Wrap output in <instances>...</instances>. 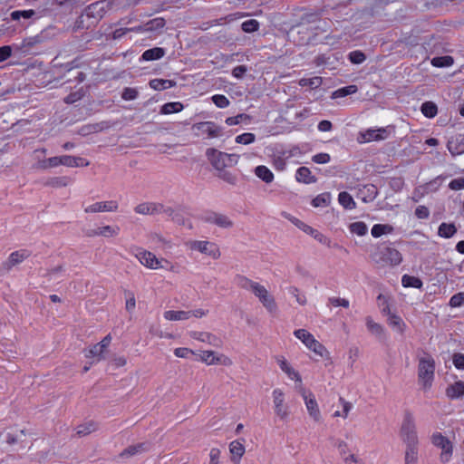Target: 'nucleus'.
Masks as SVG:
<instances>
[{"mask_svg":"<svg viewBox=\"0 0 464 464\" xmlns=\"http://www.w3.org/2000/svg\"><path fill=\"white\" fill-rule=\"evenodd\" d=\"M60 30L54 25H49L43 29L38 34L24 38L22 44L17 47L22 53H37L36 48L41 47L48 42L53 40Z\"/></svg>","mask_w":464,"mask_h":464,"instance_id":"1","label":"nucleus"},{"mask_svg":"<svg viewBox=\"0 0 464 464\" xmlns=\"http://www.w3.org/2000/svg\"><path fill=\"white\" fill-rule=\"evenodd\" d=\"M372 259L378 265H389L396 266L402 262L401 254L395 248L390 247L385 244H380L371 254Z\"/></svg>","mask_w":464,"mask_h":464,"instance_id":"2","label":"nucleus"},{"mask_svg":"<svg viewBox=\"0 0 464 464\" xmlns=\"http://www.w3.org/2000/svg\"><path fill=\"white\" fill-rule=\"evenodd\" d=\"M206 157L217 170H222L226 167L236 165L239 159V155L237 154H228L214 148L207 149Z\"/></svg>","mask_w":464,"mask_h":464,"instance_id":"3","label":"nucleus"},{"mask_svg":"<svg viewBox=\"0 0 464 464\" xmlns=\"http://www.w3.org/2000/svg\"><path fill=\"white\" fill-rule=\"evenodd\" d=\"M113 3L109 0H101L95 3L91 4L84 9V14L88 19L92 20L88 24V27L91 25H95L104 15L105 14L111 9Z\"/></svg>","mask_w":464,"mask_h":464,"instance_id":"4","label":"nucleus"},{"mask_svg":"<svg viewBox=\"0 0 464 464\" xmlns=\"http://www.w3.org/2000/svg\"><path fill=\"white\" fill-rule=\"evenodd\" d=\"M435 371V362L429 356L428 358H420L418 366V377L423 382L424 388L431 386Z\"/></svg>","mask_w":464,"mask_h":464,"instance_id":"5","label":"nucleus"},{"mask_svg":"<svg viewBox=\"0 0 464 464\" xmlns=\"http://www.w3.org/2000/svg\"><path fill=\"white\" fill-rule=\"evenodd\" d=\"M197 136L206 134L208 139L218 138L223 135V128L214 121H201L194 123L191 127Z\"/></svg>","mask_w":464,"mask_h":464,"instance_id":"6","label":"nucleus"},{"mask_svg":"<svg viewBox=\"0 0 464 464\" xmlns=\"http://www.w3.org/2000/svg\"><path fill=\"white\" fill-rule=\"evenodd\" d=\"M431 441L434 446L440 448L442 452L440 454V460L443 463H446L450 460L452 455V443L450 440L443 436L441 433L437 432L432 435Z\"/></svg>","mask_w":464,"mask_h":464,"instance_id":"7","label":"nucleus"},{"mask_svg":"<svg viewBox=\"0 0 464 464\" xmlns=\"http://www.w3.org/2000/svg\"><path fill=\"white\" fill-rule=\"evenodd\" d=\"M165 24L166 21L164 18L156 17L141 25L131 27L130 30H132L133 32L137 33H152L158 34L161 33Z\"/></svg>","mask_w":464,"mask_h":464,"instance_id":"8","label":"nucleus"},{"mask_svg":"<svg viewBox=\"0 0 464 464\" xmlns=\"http://www.w3.org/2000/svg\"><path fill=\"white\" fill-rule=\"evenodd\" d=\"M134 210L136 213L142 215L171 214L170 207H166L160 203H141L136 206Z\"/></svg>","mask_w":464,"mask_h":464,"instance_id":"9","label":"nucleus"},{"mask_svg":"<svg viewBox=\"0 0 464 464\" xmlns=\"http://www.w3.org/2000/svg\"><path fill=\"white\" fill-rule=\"evenodd\" d=\"M192 248L197 249L199 252L212 256L217 259L220 256V252L216 244L208 241H194Z\"/></svg>","mask_w":464,"mask_h":464,"instance_id":"10","label":"nucleus"},{"mask_svg":"<svg viewBox=\"0 0 464 464\" xmlns=\"http://www.w3.org/2000/svg\"><path fill=\"white\" fill-rule=\"evenodd\" d=\"M447 148L452 156L464 153V134L451 136L448 140Z\"/></svg>","mask_w":464,"mask_h":464,"instance_id":"11","label":"nucleus"},{"mask_svg":"<svg viewBox=\"0 0 464 464\" xmlns=\"http://www.w3.org/2000/svg\"><path fill=\"white\" fill-rule=\"evenodd\" d=\"M31 256V252L27 249H21L18 251H14L10 254L6 262L3 264L4 268L7 271L10 270L13 266L20 264L24 259L28 258Z\"/></svg>","mask_w":464,"mask_h":464,"instance_id":"12","label":"nucleus"},{"mask_svg":"<svg viewBox=\"0 0 464 464\" xmlns=\"http://www.w3.org/2000/svg\"><path fill=\"white\" fill-rule=\"evenodd\" d=\"M151 443L149 441L140 442L135 445H130L124 450L121 451L120 456L121 458H130L135 455H139L147 452L150 450Z\"/></svg>","mask_w":464,"mask_h":464,"instance_id":"13","label":"nucleus"},{"mask_svg":"<svg viewBox=\"0 0 464 464\" xmlns=\"http://www.w3.org/2000/svg\"><path fill=\"white\" fill-rule=\"evenodd\" d=\"M302 395L304 400L309 415L314 419V420L319 421L321 419V413L317 402L314 399V396L311 392L309 393V395H306L305 391L303 392Z\"/></svg>","mask_w":464,"mask_h":464,"instance_id":"14","label":"nucleus"},{"mask_svg":"<svg viewBox=\"0 0 464 464\" xmlns=\"http://www.w3.org/2000/svg\"><path fill=\"white\" fill-rule=\"evenodd\" d=\"M136 257L142 265L152 269L158 268L160 265V260L150 251L140 249L136 254Z\"/></svg>","mask_w":464,"mask_h":464,"instance_id":"15","label":"nucleus"},{"mask_svg":"<svg viewBox=\"0 0 464 464\" xmlns=\"http://www.w3.org/2000/svg\"><path fill=\"white\" fill-rule=\"evenodd\" d=\"M111 341V334H107L100 343L94 344L88 351V353L85 356L86 357L98 356L99 360L104 359V357L102 356V353H104L105 349L110 345Z\"/></svg>","mask_w":464,"mask_h":464,"instance_id":"16","label":"nucleus"},{"mask_svg":"<svg viewBox=\"0 0 464 464\" xmlns=\"http://www.w3.org/2000/svg\"><path fill=\"white\" fill-rule=\"evenodd\" d=\"M445 394L450 400L461 399L464 397V382L456 381L454 383L448 385Z\"/></svg>","mask_w":464,"mask_h":464,"instance_id":"17","label":"nucleus"},{"mask_svg":"<svg viewBox=\"0 0 464 464\" xmlns=\"http://www.w3.org/2000/svg\"><path fill=\"white\" fill-rule=\"evenodd\" d=\"M118 208L116 201L97 202L85 208L86 213H96L103 211H115Z\"/></svg>","mask_w":464,"mask_h":464,"instance_id":"18","label":"nucleus"},{"mask_svg":"<svg viewBox=\"0 0 464 464\" xmlns=\"http://www.w3.org/2000/svg\"><path fill=\"white\" fill-rule=\"evenodd\" d=\"M295 179L299 183L313 184L317 182V178L312 174L307 167H300L295 172Z\"/></svg>","mask_w":464,"mask_h":464,"instance_id":"19","label":"nucleus"},{"mask_svg":"<svg viewBox=\"0 0 464 464\" xmlns=\"http://www.w3.org/2000/svg\"><path fill=\"white\" fill-rule=\"evenodd\" d=\"M329 10L327 7H323L319 10H317L316 12H314V13H306V14H304L300 20H301V24H314V23H316V22H321V17L324 16V15H329Z\"/></svg>","mask_w":464,"mask_h":464,"instance_id":"20","label":"nucleus"},{"mask_svg":"<svg viewBox=\"0 0 464 464\" xmlns=\"http://www.w3.org/2000/svg\"><path fill=\"white\" fill-rule=\"evenodd\" d=\"M273 396L275 402V411L276 415L279 416L281 419L286 418L288 412L285 409L283 408L284 393L280 390L276 389L273 392Z\"/></svg>","mask_w":464,"mask_h":464,"instance_id":"21","label":"nucleus"},{"mask_svg":"<svg viewBox=\"0 0 464 464\" xmlns=\"http://www.w3.org/2000/svg\"><path fill=\"white\" fill-rule=\"evenodd\" d=\"M365 321L368 331L375 335L379 341H384L385 334L383 327L380 324L375 323L371 316H367Z\"/></svg>","mask_w":464,"mask_h":464,"instance_id":"22","label":"nucleus"},{"mask_svg":"<svg viewBox=\"0 0 464 464\" xmlns=\"http://www.w3.org/2000/svg\"><path fill=\"white\" fill-rule=\"evenodd\" d=\"M166 53V50L162 47H153L143 52L140 61H156L161 59Z\"/></svg>","mask_w":464,"mask_h":464,"instance_id":"23","label":"nucleus"},{"mask_svg":"<svg viewBox=\"0 0 464 464\" xmlns=\"http://www.w3.org/2000/svg\"><path fill=\"white\" fill-rule=\"evenodd\" d=\"M36 12L33 9L29 10H14L10 14V19L13 21H20L21 19L29 20L33 18H39Z\"/></svg>","mask_w":464,"mask_h":464,"instance_id":"24","label":"nucleus"},{"mask_svg":"<svg viewBox=\"0 0 464 464\" xmlns=\"http://www.w3.org/2000/svg\"><path fill=\"white\" fill-rule=\"evenodd\" d=\"M254 172L265 183L268 184L274 180V174L266 166L259 165L255 168Z\"/></svg>","mask_w":464,"mask_h":464,"instance_id":"25","label":"nucleus"},{"mask_svg":"<svg viewBox=\"0 0 464 464\" xmlns=\"http://www.w3.org/2000/svg\"><path fill=\"white\" fill-rule=\"evenodd\" d=\"M229 450L232 455L231 460L235 463L238 462L243 454L245 453L244 445L238 440H234L229 445Z\"/></svg>","mask_w":464,"mask_h":464,"instance_id":"26","label":"nucleus"},{"mask_svg":"<svg viewBox=\"0 0 464 464\" xmlns=\"http://www.w3.org/2000/svg\"><path fill=\"white\" fill-rule=\"evenodd\" d=\"M413 431H416L413 416L410 411H406L401 428V434L402 436L407 433H412Z\"/></svg>","mask_w":464,"mask_h":464,"instance_id":"27","label":"nucleus"},{"mask_svg":"<svg viewBox=\"0 0 464 464\" xmlns=\"http://www.w3.org/2000/svg\"><path fill=\"white\" fill-rule=\"evenodd\" d=\"M458 229L454 223H441L438 228V235L443 238H450Z\"/></svg>","mask_w":464,"mask_h":464,"instance_id":"28","label":"nucleus"},{"mask_svg":"<svg viewBox=\"0 0 464 464\" xmlns=\"http://www.w3.org/2000/svg\"><path fill=\"white\" fill-rule=\"evenodd\" d=\"M191 337L202 342H207L209 344L214 346H218L219 343V339L212 334L204 333V332H192Z\"/></svg>","mask_w":464,"mask_h":464,"instance_id":"29","label":"nucleus"},{"mask_svg":"<svg viewBox=\"0 0 464 464\" xmlns=\"http://www.w3.org/2000/svg\"><path fill=\"white\" fill-rule=\"evenodd\" d=\"M191 316V311H173L169 310L164 313V317L170 321H183Z\"/></svg>","mask_w":464,"mask_h":464,"instance_id":"30","label":"nucleus"},{"mask_svg":"<svg viewBox=\"0 0 464 464\" xmlns=\"http://www.w3.org/2000/svg\"><path fill=\"white\" fill-rule=\"evenodd\" d=\"M401 285L403 287L421 289L423 286V282L420 277L404 275L401 277Z\"/></svg>","mask_w":464,"mask_h":464,"instance_id":"31","label":"nucleus"},{"mask_svg":"<svg viewBox=\"0 0 464 464\" xmlns=\"http://www.w3.org/2000/svg\"><path fill=\"white\" fill-rule=\"evenodd\" d=\"M420 111L427 118H434L438 113V106L431 101L424 102L420 106Z\"/></svg>","mask_w":464,"mask_h":464,"instance_id":"32","label":"nucleus"},{"mask_svg":"<svg viewBox=\"0 0 464 464\" xmlns=\"http://www.w3.org/2000/svg\"><path fill=\"white\" fill-rule=\"evenodd\" d=\"M394 230L393 227L389 224H375L372 227L371 233L373 237H380L385 234H391Z\"/></svg>","mask_w":464,"mask_h":464,"instance_id":"33","label":"nucleus"},{"mask_svg":"<svg viewBox=\"0 0 464 464\" xmlns=\"http://www.w3.org/2000/svg\"><path fill=\"white\" fill-rule=\"evenodd\" d=\"M184 109V105L179 102H170L163 104L160 107V112L161 114H170L179 112Z\"/></svg>","mask_w":464,"mask_h":464,"instance_id":"34","label":"nucleus"},{"mask_svg":"<svg viewBox=\"0 0 464 464\" xmlns=\"http://www.w3.org/2000/svg\"><path fill=\"white\" fill-rule=\"evenodd\" d=\"M338 201L345 209H354L356 208V203L353 197L346 191L339 193Z\"/></svg>","mask_w":464,"mask_h":464,"instance_id":"35","label":"nucleus"},{"mask_svg":"<svg viewBox=\"0 0 464 464\" xmlns=\"http://www.w3.org/2000/svg\"><path fill=\"white\" fill-rule=\"evenodd\" d=\"M453 63L454 59L450 55L436 56L431 60V64L438 68L450 67Z\"/></svg>","mask_w":464,"mask_h":464,"instance_id":"36","label":"nucleus"},{"mask_svg":"<svg viewBox=\"0 0 464 464\" xmlns=\"http://www.w3.org/2000/svg\"><path fill=\"white\" fill-rule=\"evenodd\" d=\"M296 338L301 340L307 348H311V343L315 340L314 337L304 329H298L294 332Z\"/></svg>","mask_w":464,"mask_h":464,"instance_id":"37","label":"nucleus"},{"mask_svg":"<svg viewBox=\"0 0 464 464\" xmlns=\"http://www.w3.org/2000/svg\"><path fill=\"white\" fill-rule=\"evenodd\" d=\"M331 202V194L330 192H324L322 194L317 195L312 200V206L314 208L318 207H326Z\"/></svg>","mask_w":464,"mask_h":464,"instance_id":"38","label":"nucleus"},{"mask_svg":"<svg viewBox=\"0 0 464 464\" xmlns=\"http://www.w3.org/2000/svg\"><path fill=\"white\" fill-rule=\"evenodd\" d=\"M349 229L353 234H356L360 237L366 235L368 232V227L362 221H356V222L351 223L349 225Z\"/></svg>","mask_w":464,"mask_h":464,"instance_id":"39","label":"nucleus"},{"mask_svg":"<svg viewBox=\"0 0 464 464\" xmlns=\"http://www.w3.org/2000/svg\"><path fill=\"white\" fill-rule=\"evenodd\" d=\"M70 181L68 177H53L50 178L46 182L45 186L53 187V188H63L66 187Z\"/></svg>","mask_w":464,"mask_h":464,"instance_id":"40","label":"nucleus"},{"mask_svg":"<svg viewBox=\"0 0 464 464\" xmlns=\"http://www.w3.org/2000/svg\"><path fill=\"white\" fill-rule=\"evenodd\" d=\"M259 301L269 312L272 313L276 311V304L275 302V298L271 295H269L268 292L265 293L262 296H260Z\"/></svg>","mask_w":464,"mask_h":464,"instance_id":"41","label":"nucleus"},{"mask_svg":"<svg viewBox=\"0 0 464 464\" xmlns=\"http://www.w3.org/2000/svg\"><path fill=\"white\" fill-rule=\"evenodd\" d=\"M251 121V116L246 113H239L234 117H228L226 119L225 122L228 126L237 125L241 122H249Z\"/></svg>","mask_w":464,"mask_h":464,"instance_id":"42","label":"nucleus"},{"mask_svg":"<svg viewBox=\"0 0 464 464\" xmlns=\"http://www.w3.org/2000/svg\"><path fill=\"white\" fill-rule=\"evenodd\" d=\"M260 26V24L256 19H249L247 21H245L241 24V29L243 32L251 34L258 31Z\"/></svg>","mask_w":464,"mask_h":464,"instance_id":"43","label":"nucleus"},{"mask_svg":"<svg viewBox=\"0 0 464 464\" xmlns=\"http://www.w3.org/2000/svg\"><path fill=\"white\" fill-rule=\"evenodd\" d=\"M96 429H97V424L93 421H89L87 423L79 425L77 427V434L80 437L86 436V435L92 433V431L96 430Z\"/></svg>","mask_w":464,"mask_h":464,"instance_id":"44","label":"nucleus"},{"mask_svg":"<svg viewBox=\"0 0 464 464\" xmlns=\"http://www.w3.org/2000/svg\"><path fill=\"white\" fill-rule=\"evenodd\" d=\"M388 322L392 327L396 329L401 334L404 332L405 324L399 315L391 314V316L388 319Z\"/></svg>","mask_w":464,"mask_h":464,"instance_id":"45","label":"nucleus"},{"mask_svg":"<svg viewBox=\"0 0 464 464\" xmlns=\"http://www.w3.org/2000/svg\"><path fill=\"white\" fill-rule=\"evenodd\" d=\"M418 459V447L406 448L405 464H416Z\"/></svg>","mask_w":464,"mask_h":464,"instance_id":"46","label":"nucleus"},{"mask_svg":"<svg viewBox=\"0 0 464 464\" xmlns=\"http://www.w3.org/2000/svg\"><path fill=\"white\" fill-rule=\"evenodd\" d=\"M200 360L207 364H217L220 362V358L215 356V353L213 351H205L200 354Z\"/></svg>","mask_w":464,"mask_h":464,"instance_id":"47","label":"nucleus"},{"mask_svg":"<svg viewBox=\"0 0 464 464\" xmlns=\"http://www.w3.org/2000/svg\"><path fill=\"white\" fill-rule=\"evenodd\" d=\"M356 92H357V86L356 85H348V86L342 87V88L336 90L333 93V97L334 98H335V97H345V96L353 94V93H354Z\"/></svg>","mask_w":464,"mask_h":464,"instance_id":"48","label":"nucleus"},{"mask_svg":"<svg viewBox=\"0 0 464 464\" xmlns=\"http://www.w3.org/2000/svg\"><path fill=\"white\" fill-rule=\"evenodd\" d=\"M349 61L353 64H361L366 60V55L362 51H353L348 54Z\"/></svg>","mask_w":464,"mask_h":464,"instance_id":"49","label":"nucleus"},{"mask_svg":"<svg viewBox=\"0 0 464 464\" xmlns=\"http://www.w3.org/2000/svg\"><path fill=\"white\" fill-rule=\"evenodd\" d=\"M256 140V135L251 132H245L236 137V142L239 144L248 145Z\"/></svg>","mask_w":464,"mask_h":464,"instance_id":"50","label":"nucleus"},{"mask_svg":"<svg viewBox=\"0 0 464 464\" xmlns=\"http://www.w3.org/2000/svg\"><path fill=\"white\" fill-rule=\"evenodd\" d=\"M236 283L238 286L244 289H253L256 282H253L252 280L248 279L247 277L244 276L237 275L236 276Z\"/></svg>","mask_w":464,"mask_h":464,"instance_id":"51","label":"nucleus"},{"mask_svg":"<svg viewBox=\"0 0 464 464\" xmlns=\"http://www.w3.org/2000/svg\"><path fill=\"white\" fill-rule=\"evenodd\" d=\"M60 161H61V156H55V157L48 158V159L41 161L39 164H40V168L48 169V168H54V167L61 165Z\"/></svg>","mask_w":464,"mask_h":464,"instance_id":"52","label":"nucleus"},{"mask_svg":"<svg viewBox=\"0 0 464 464\" xmlns=\"http://www.w3.org/2000/svg\"><path fill=\"white\" fill-rule=\"evenodd\" d=\"M300 85L301 86H305V87H310L312 89H315L317 87H319L322 83V78L321 77H314V78H310V79H302L300 80Z\"/></svg>","mask_w":464,"mask_h":464,"instance_id":"53","label":"nucleus"},{"mask_svg":"<svg viewBox=\"0 0 464 464\" xmlns=\"http://www.w3.org/2000/svg\"><path fill=\"white\" fill-rule=\"evenodd\" d=\"M211 101L218 108H226L229 105V100L223 94L213 95Z\"/></svg>","mask_w":464,"mask_h":464,"instance_id":"54","label":"nucleus"},{"mask_svg":"<svg viewBox=\"0 0 464 464\" xmlns=\"http://www.w3.org/2000/svg\"><path fill=\"white\" fill-rule=\"evenodd\" d=\"M309 349L312 350L316 354L320 355L321 357H324L329 354L326 348L321 343H319L317 340H314L311 343V348H309Z\"/></svg>","mask_w":464,"mask_h":464,"instance_id":"55","label":"nucleus"},{"mask_svg":"<svg viewBox=\"0 0 464 464\" xmlns=\"http://www.w3.org/2000/svg\"><path fill=\"white\" fill-rule=\"evenodd\" d=\"M218 171H219V173L218 175V178H220L221 179H223L224 181H226L228 184L236 185L237 179L233 173H231L230 171L225 170V169L218 170Z\"/></svg>","mask_w":464,"mask_h":464,"instance_id":"56","label":"nucleus"},{"mask_svg":"<svg viewBox=\"0 0 464 464\" xmlns=\"http://www.w3.org/2000/svg\"><path fill=\"white\" fill-rule=\"evenodd\" d=\"M402 440L406 443V448L418 447V437L416 431L402 435Z\"/></svg>","mask_w":464,"mask_h":464,"instance_id":"57","label":"nucleus"},{"mask_svg":"<svg viewBox=\"0 0 464 464\" xmlns=\"http://www.w3.org/2000/svg\"><path fill=\"white\" fill-rule=\"evenodd\" d=\"M449 304L451 307H460L464 304V292H459L453 295L450 299Z\"/></svg>","mask_w":464,"mask_h":464,"instance_id":"58","label":"nucleus"},{"mask_svg":"<svg viewBox=\"0 0 464 464\" xmlns=\"http://www.w3.org/2000/svg\"><path fill=\"white\" fill-rule=\"evenodd\" d=\"M139 95V92L135 88L126 87L121 92V98L125 101L135 100Z\"/></svg>","mask_w":464,"mask_h":464,"instance_id":"59","label":"nucleus"},{"mask_svg":"<svg viewBox=\"0 0 464 464\" xmlns=\"http://www.w3.org/2000/svg\"><path fill=\"white\" fill-rule=\"evenodd\" d=\"M215 225L223 228H228L233 227V222L226 215L218 213Z\"/></svg>","mask_w":464,"mask_h":464,"instance_id":"60","label":"nucleus"},{"mask_svg":"<svg viewBox=\"0 0 464 464\" xmlns=\"http://www.w3.org/2000/svg\"><path fill=\"white\" fill-rule=\"evenodd\" d=\"M120 228L118 227L104 226L99 227V233L103 237H113L116 236Z\"/></svg>","mask_w":464,"mask_h":464,"instance_id":"61","label":"nucleus"},{"mask_svg":"<svg viewBox=\"0 0 464 464\" xmlns=\"http://www.w3.org/2000/svg\"><path fill=\"white\" fill-rule=\"evenodd\" d=\"M452 363L458 370H464V353H454L451 356Z\"/></svg>","mask_w":464,"mask_h":464,"instance_id":"62","label":"nucleus"},{"mask_svg":"<svg viewBox=\"0 0 464 464\" xmlns=\"http://www.w3.org/2000/svg\"><path fill=\"white\" fill-rule=\"evenodd\" d=\"M291 221L298 227L300 228L301 230H303L304 233L308 234V235H311L313 236V234L314 233L315 229L313 228L312 227H310L309 225L304 223L303 221L297 219V218H293L291 219Z\"/></svg>","mask_w":464,"mask_h":464,"instance_id":"63","label":"nucleus"},{"mask_svg":"<svg viewBox=\"0 0 464 464\" xmlns=\"http://www.w3.org/2000/svg\"><path fill=\"white\" fill-rule=\"evenodd\" d=\"M124 295L126 296V310L128 312H131L135 308L136 301L134 294L129 290H124Z\"/></svg>","mask_w":464,"mask_h":464,"instance_id":"64","label":"nucleus"}]
</instances>
